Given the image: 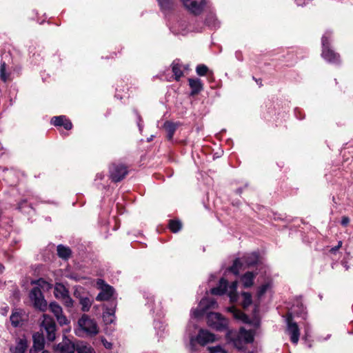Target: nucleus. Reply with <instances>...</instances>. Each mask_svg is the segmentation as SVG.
I'll use <instances>...</instances> for the list:
<instances>
[{"label": "nucleus", "instance_id": "obj_58", "mask_svg": "<svg viewBox=\"0 0 353 353\" xmlns=\"http://www.w3.org/2000/svg\"><path fill=\"white\" fill-rule=\"evenodd\" d=\"M42 353H49L48 351H43Z\"/></svg>", "mask_w": 353, "mask_h": 353}, {"label": "nucleus", "instance_id": "obj_33", "mask_svg": "<svg viewBox=\"0 0 353 353\" xmlns=\"http://www.w3.org/2000/svg\"><path fill=\"white\" fill-rule=\"evenodd\" d=\"M172 72L176 81H179V79L183 75L182 65L176 62H173L172 63Z\"/></svg>", "mask_w": 353, "mask_h": 353}, {"label": "nucleus", "instance_id": "obj_7", "mask_svg": "<svg viewBox=\"0 0 353 353\" xmlns=\"http://www.w3.org/2000/svg\"><path fill=\"white\" fill-rule=\"evenodd\" d=\"M285 323V333L290 336L291 342L296 345L300 338V329L296 322L294 321L291 313L286 314Z\"/></svg>", "mask_w": 353, "mask_h": 353}, {"label": "nucleus", "instance_id": "obj_13", "mask_svg": "<svg viewBox=\"0 0 353 353\" xmlns=\"http://www.w3.org/2000/svg\"><path fill=\"white\" fill-rule=\"evenodd\" d=\"M183 6L191 14L199 15L206 7V1H182Z\"/></svg>", "mask_w": 353, "mask_h": 353}, {"label": "nucleus", "instance_id": "obj_49", "mask_svg": "<svg viewBox=\"0 0 353 353\" xmlns=\"http://www.w3.org/2000/svg\"><path fill=\"white\" fill-rule=\"evenodd\" d=\"M236 58H237L239 60H240V61H241V60H242V59H241V55L240 54V53L236 52Z\"/></svg>", "mask_w": 353, "mask_h": 353}, {"label": "nucleus", "instance_id": "obj_41", "mask_svg": "<svg viewBox=\"0 0 353 353\" xmlns=\"http://www.w3.org/2000/svg\"><path fill=\"white\" fill-rule=\"evenodd\" d=\"M61 300L67 307H72L73 301L72 298L69 296V294H68L63 299Z\"/></svg>", "mask_w": 353, "mask_h": 353}, {"label": "nucleus", "instance_id": "obj_30", "mask_svg": "<svg viewBox=\"0 0 353 353\" xmlns=\"http://www.w3.org/2000/svg\"><path fill=\"white\" fill-rule=\"evenodd\" d=\"M78 353H95L94 349L83 342L78 343L76 345V350Z\"/></svg>", "mask_w": 353, "mask_h": 353}, {"label": "nucleus", "instance_id": "obj_43", "mask_svg": "<svg viewBox=\"0 0 353 353\" xmlns=\"http://www.w3.org/2000/svg\"><path fill=\"white\" fill-rule=\"evenodd\" d=\"M172 1H159V6L161 10H165L167 8H170V5L172 4Z\"/></svg>", "mask_w": 353, "mask_h": 353}, {"label": "nucleus", "instance_id": "obj_52", "mask_svg": "<svg viewBox=\"0 0 353 353\" xmlns=\"http://www.w3.org/2000/svg\"><path fill=\"white\" fill-rule=\"evenodd\" d=\"M341 245H342V242L340 241L336 247H338V248H339L341 246Z\"/></svg>", "mask_w": 353, "mask_h": 353}, {"label": "nucleus", "instance_id": "obj_1", "mask_svg": "<svg viewBox=\"0 0 353 353\" xmlns=\"http://www.w3.org/2000/svg\"><path fill=\"white\" fill-rule=\"evenodd\" d=\"M185 337L189 341V347L196 350L197 345L205 346L216 340V336L205 329H199L197 323L191 319L187 325Z\"/></svg>", "mask_w": 353, "mask_h": 353}, {"label": "nucleus", "instance_id": "obj_54", "mask_svg": "<svg viewBox=\"0 0 353 353\" xmlns=\"http://www.w3.org/2000/svg\"><path fill=\"white\" fill-rule=\"evenodd\" d=\"M153 139V136H151V137H150L148 139V141H152Z\"/></svg>", "mask_w": 353, "mask_h": 353}, {"label": "nucleus", "instance_id": "obj_28", "mask_svg": "<svg viewBox=\"0 0 353 353\" xmlns=\"http://www.w3.org/2000/svg\"><path fill=\"white\" fill-rule=\"evenodd\" d=\"M10 75V72L8 69V66L4 61H1L0 64V78L3 82H6Z\"/></svg>", "mask_w": 353, "mask_h": 353}, {"label": "nucleus", "instance_id": "obj_4", "mask_svg": "<svg viewBox=\"0 0 353 353\" xmlns=\"http://www.w3.org/2000/svg\"><path fill=\"white\" fill-rule=\"evenodd\" d=\"M332 33L331 31H326L322 37V57L327 62L331 63H338L340 61V56L334 50L330 49V45L332 40Z\"/></svg>", "mask_w": 353, "mask_h": 353}, {"label": "nucleus", "instance_id": "obj_17", "mask_svg": "<svg viewBox=\"0 0 353 353\" xmlns=\"http://www.w3.org/2000/svg\"><path fill=\"white\" fill-rule=\"evenodd\" d=\"M58 348L61 353H74L76 345L70 339L65 337L62 343L58 345Z\"/></svg>", "mask_w": 353, "mask_h": 353}, {"label": "nucleus", "instance_id": "obj_15", "mask_svg": "<svg viewBox=\"0 0 353 353\" xmlns=\"http://www.w3.org/2000/svg\"><path fill=\"white\" fill-rule=\"evenodd\" d=\"M288 313H291L292 317H294L295 315L297 316H301L303 319L305 318L306 314L305 307H304L301 299H296L294 301V303L291 307V310Z\"/></svg>", "mask_w": 353, "mask_h": 353}, {"label": "nucleus", "instance_id": "obj_21", "mask_svg": "<svg viewBox=\"0 0 353 353\" xmlns=\"http://www.w3.org/2000/svg\"><path fill=\"white\" fill-rule=\"evenodd\" d=\"M272 288V282L271 281H267L261 286H259L256 290V297L259 301L261 300L265 293L270 291Z\"/></svg>", "mask_w": 353, "mask_h": 353}, {"label": "nucleus", "instance_id": "obj_3", "mask_svg": "<svg viewBox=\"0 0 353 353\" xmlns=\"http://www.w3.org/2000/svg\"><path fill=\"white\" fill-rule=\"evenodd\" d=\"M99 332L97 323L88 315L83 314L78 321L75 333L79 336L96 335Z\"/></svg>", "mask_w": 353, "mask_h": 353}, {"label": "nucleus", "instance_id": "obj_27", "mask_svg": "<svg viewBox=\"0 0 353 353\" xmlns=\"http://www.w3.org/2000/svg\"><path fill=\"white\" fill-rule=\"evenodd\" d=\"M114 309H108L103 314V319L105 324H112L115 321Z\"/></svg>", "mask_w": 353, "mask_h": 353}, {"label": "nucleus", "instance_id": "obj_8", "mask_svg": "<svg viewBox=\"0 0 353 353\" xmlns=\"http://www.w3.org/2000/svg\"><path fill=\"white\" fill-rule=\"evenodd\" d=\"M217 303L214 299L203 298L199 302L198 307L191 311V317L198 319L202 316L208 310L215 309Z\"/></svg>", "mask_w": 353, "mask_h": 353}, {"label": "nucleus", "instance_id": "obj_59", "mask_svg": "<svg viewBox=\"0 0 353 353\" xmlns=\"http://www.w3.org/2000/svg\"><path fill=\"white\" fill-rule=\"evenodd\" d=\"M250 353H252V352H250Z\"/></svg>", "mask_w": 353, "mask_h": 353}, {"label": "nucleus", "instance_id": "obj_16", "mask_svg": "<svg viewBox=\"0 0 353 353\" xmlns=\"http://www.w3.org/2000/svg\"><path fill=\"white\" fill-rule=\"evenodd\" d=\"M51 123L54 126H63L65 130H70L72 128L71 121L64 115L53 117L51 119Z\"/></svg>", "mask_w": 353, "mask_h": 353}, {"label": "nucleus", "instance_id": "obj_56", "mask_svg": "<svg viewBox=\"0 0 353 353\" xmlns=\"http://www.w3.org/2000/svg\"><path fill=\"white\" fill-rule=\"evenodd\" d=\"M258 307V306H257V305H255L254 313H256V307Z\"/></svg>", "mask_w": 353, "mask_h": 353}, {"label": "nucleus", "instance_id": "obj_36", "mask_svg": "<svg viewBox=\"0 0 353 353\" xmlns=\"http://www.w3.org/2000/svg\"><path fill=\"white\" fill-rule=\"evenodd\" d=\"M50 311L54 314V315L57 317L60 314H63L61 307L55 302H52L49 305Z\"/></svg>", "mask_w": 353, "mask_h": 353}, {"label": "nucleus", "instance_id": "obj_5", "mask_svg": "<svg viewBox=\"0 0 353 353\" xmlns=\"http://www.w3.org/2000/svg\"><path fill=\"white\" fill-rule=\"evenodd\" d=\"M237 281H234L231 285H228L227 280L222 278L219 281V285L216 288L211 289L210 292L214 295H222L228 293L230 301L235 302L238 299V294L236 293Z\"/></svg>", "mask_w": 353, "mask_h": 353}, {"label": "nucleus", "instance_id": "obj_44", "mask_svg": "<svg viewBox=\"0 0 353 353\" xmlns=\"http://www.w3.org/2000/svg\"><path fill=\"white\" fill-rule=\"evenodd\" d=\"M341 223L343 226H346L350 223V219L347 216H344L342 217Z\"/></svg>", "mask_w": 353, "mask_h": 353}, {"label": "nucleus", "instance_id": "obj_23", "mask_svg": "<svg viewBox=\"0 0 353 353\" xmlns=\"http://www.w3.org/2000/svg\"><path fill=\"white\" fill-rule=\"evenodd\" d=\"M33 348L34 351L41 350L44 347V338L39 332L33 334Z\"/></svg>", "mask_w": 353, "mask_h": 353}, {"label": "nucleus", "instance_id": "obj_12", "mask_svg": "<svg viewBox=\"0 0 353 353\" xmlns=\"http://www.w3.org/2000/svg\"><path fill=\"white\" fill-rule=\"evenodd\" d=\"M97 284L101 288V292L97 296L96 300L98 301L109 300L113 295V288L105 284L102 279H98Z\"/></svg>", "mask_w": 353, "mask_h": 353}, {"label": "nucleus", "instance_id": "obj_50", "mask_svg": "<svg viewBox=\"0 0 353 353\" xmlns=\"http://www.w3.org/2000/svg\"><path fill=\"white\" fill-rule=\"evenodd\" d=\"M4 270V266L0 263V272H2Z\"/></svg>", "mask_w": 353, "mask_h": 353}, {"label": "nucleus", "instance_id": "obj_19", "mask_svg": "<svg viewBox=\"0 0 353 353\" xmlns=\"http://www.w3.org/2000/svg\"><path fill=\"white\" fill-rule=\"evenodd\" d=\"M256 274L252 272H247L241 276V281L244 288H248L253 285Z\"/></svg>", "mask_w": 353, "mask_h": 353}, {"label": "nucleus", "instance_id": "obj_9", "mask_svg": "<svg viewBox=\"0 0 353 353\" xmlns=\"http://www.w3.org/2000/svg\"><path fill=\"white\" fill-rule=\"evenodd\" d=\"M41 330L45 331L46 337L49 341H54L56 337V323L54 319L47 314L43 315V320L41 323Z\"/></svg>", "mask_w": 353, "mask_h": 353}, {"label": "nucleus", "instance_id": "obj_35", "mask_svg": "<svg viewBox=\"0 0 353 353\" xmlns=\"http://www.w3.org/2000/svg\"><path fill=\"white\" fill-rule=\"evenodd\" d=\"M241 299V304L244 308L248 307L252 303V296L249 292H243Z\"/></svg>", "mask_w": 353, "mask_h": 353}, {"label": "nucleus", "instance_id": "obj_10", "mask_svg": "<svg viewBox=\"0 0 353 353\" xmlns=\"http://www.w3.org/2000/svg\"><path fill=\"white\" fill-rule=\"evenodd\" d=\"M30 299L36 308L41 311H45L47 309V302L39 288H34L30 291Z\"/></svg>", "mask_w": 353, "mask_h": 353}, {"label": "nucleus", "instance_id": "obj_46", "mask_svg": "<svg viewBox=\"0 0 353 353\" xmlns=\"http://www.w3.org/2000/svg\"><path fill=\"white\" fill-rule=\"evenodd\" d=\"M103 344L107 349H110L112 347V343L110 342H108L106 340H102Z\"/></svg>", "mask_w": 353, "mask_h": 353}, {"label": "nucleus", "instance_id": "obj_55", "mask_svg": "<svg viewBox=\"0 0 353 353\" xmlns=\"http://www.w3.org/2000/svg\"><path fill=\"white\" fill-rule=\"evenodd\" d=\"M30 353H36V351L34 350H30Z\"/></svg>", "mask_w": 353, "mask_h": 353}, {"label": "nucleus", "instance_id": "obj_2", "mask_svg": "<svg viewBox=\"0 0 353 353\" xmlns=\"http://www.w3.org/2000/svg\"><path fill=\"white\" fill-rule=\"evenodd\" d=\"M226 336L235 347L241 350L243 347L244 345L253 342L254 332L252 330H246L241 327L239 332L228 331Z\"/></svg>", "mask_w": 353, "mask_h": 353}, {"label": "nucleus", "instance_id": "obj_6", "mask_svg": "<svg viewBox=\"0 0 353 353\" xmlns=\"http://www.w3.org/2000/svg\"><path fill=\"white\" fill-rule=\"evenodd\" d=\"M207 323L209 327L220 332L226 330L228 325V320L217 312H210L208 314Z\"/></svg>", "mask_w": 353, "mask_h": 353}, {"label": "nucleus", "instance_id": "obj_51", "mask_svg": "<svg viewBox=\"0 0 353 353\" xmlns=\"http://www.w3.org/2000/svg\"><path fill=\"white\" fill-rule=\"evenodd\" d=\"M338 249H339L338 247L336 246L335 248H332L331 251L334 252H336Z\"/></svg>", "mask_w": 353, "mask_h": 353}, {"label": "nucleus", "instance_id": "obj_53", "mask_svg": "<svg viewBox=\"0 0 353 353\" xmlns=\"http://www.w3.org/2000/svg\"><path fill=\"white\" fill-rule=\"evenodd\" d=\"M97 177H99L101 179L103 176L101 174H97Z\"/></svg>", "mask_w": 353, "mask_h": 353}, {"label": "nucleus", "instance_id": "obj_26", "mask_svg": "<svg viewBox=\"0 0 353 353\" xmlns=\"http://www.w3.org/2000/svg\"><path fill=\"white\" fill-rule=\"evenodd\" d=\"M205 23L206 25L212 29H217L220 27V22L213 14H210L207 17Z\"/></svg>", "mask_w": 353, "mask_h": 353}, {"label": "nucleus", "instance_id": "obj_42", "mask_svg": "<svg viewBox=\"0 0 353 353\" xmlns=\"http://www.w3.org/2000/svg\"><path fill=\"white\" fill-rule=\"evenodd\" d=\"M57 320L61 325H67L69 323V321L63 314L57 316Z\"/></svg>", "mask_w": 353, "mask_h": 353}, {"label": "nucleus", "instance_id": "obj_39", "mask_svg": "<svg viewBox=\"0 0 353 353\" xmlns=\"http://www.w3.org/2000/svg\"><path fill=\"white\" fill-rule=\"evenodd\" d=\"M208 71V68L203 64H200L196 66V72L199 76H205Z\"/></svg>", "mask_w": 353, "mask_h": 353}, {"label": "nucleus", "instance_id": "obj_31", "mask_svg": "<svg viewBox=\"0 0 353 353\" xmlns=\"http://www.w3.org/2000/svg\"><path fill=\"white\" fill-rule=\"evenodd\" d=\"M17 209L21 211L23 213H26L28 214H33L34 210L32 206L26 204V201L23 200L20 203H19Z\"/></svg>", "mask_w": 353, "mask_h": 353}, {"label": "nucleus", "instance_id": "obj_25", "mask_svg": "<svg viewBox=\"0 0 353 353\" xmlns=\"http://www.w3.org/2000/svg\"><path fill=\"white\" fill-rule=\"evenodd\" d=\"M229 311L232 313L234 317L241 321L243 323H248L249 322V317L245 315L244 313H243L241 311L237 310L234 307H231L229 308Z\"/></svg>", "mask_w": 353, "mask_h": 353}, {"label": "nucleus", "instance_id": "obj_57", "mask_svg": "<svg viewBox=\"0 0 353 353\" xmlns=\"http://www.w3.org/2000/svg\"><path fill=\"white\" fill-rule=\"evenodd\" d=\"M299 6H305V2H303V3L301 4V5H299Z\"/></svg>", "mask_w": 353, "mask_h": 353}, {"label": "nucleus", "instance_id": "obj_29", "mask_svg": "<svg viewBox=\"0 0 353 353\" xmlns=\"http://www.w3.org/2000/svg\"><path fill=\"white\" fill-rule=\"evenodd\" d=\"M57 254L60 258L65 260L70 257L71 254V250L68 247L59 245L57 246Z\"/></svg>", "mask_w": 353, "mask_h": 353}, {"label": "nucleus", "instance_id": "obj_24", "mask_svg": "<svg viewBox=\"0 0 353 353\" xmlns=\"http://www.w3.org/2000/svg\"><path fill=\"white\" fill-rule=\"evenodd\" d=\"M68 294H69L67 288L61 283H57L54 286V294L58 299H63Z\"/></svg>", "mask_w": 353, "mask_h": 353}, {"label": "nucleus", "instance_id": "obj_38", "mask_svg": "<svg viewBox=\"0 0 353 353\" xmlns=\"http://www.w3.org/2000/svg\"><path fill=\"white\" fill-rule=\"evenodd\" d=\"M242 262L240 259H237L234 261L233 265L230 268V271H231L234 274H238L239 273V268L241 266Z\"/></svg>", "mask_w": 353, "mask_h": 353}, {"label": "nucleus", "instance_id": "obj_48", "mask_svg": "<svg viewBox=\"0 0 353 353\" xmlns=\"http://www.w3.org/2000/svg\"><path fill=\"white\" fill-rule=\"evenodd\" d=\"M138 119H139V121H138V126H139V130H140V131H141V130H142V125H141V123H140L141 118H140V117H139V116Z\"/></svg>", "mask_w": 353, "mask_h": 353}, {"label": "nucleus", "instance_id": "obj_14", "mask_svg": "<svg viewBox=\"0 0 353 353\" xmlns=\"http://www.w3.org/2000/svg\"><path fill=\"white\" fill-rule=\"evenodd\" d=\"M74 296L79 301V304L81 306V310L83 312H88L93 303V300L87 295L81 294V293L76 290Z\"/></svg>", "mask_w": 353, "mask_h": 353}, {"label": "nucleus", "instance_id": "obj_22", "mask_svg": "<svg viewBox=\"0 0 353 353\" xmlns=\"http://www.w3.org/2000/svg\"><path fill=\"white\" fill-rule=\"evenodd\" d=\"M177 123H173L171 121H165L163 124V128L167 133V138L168 140H172L175 131L178 127Z\"/></svg>", "mask_w": 353, "mask_h": 353}, {"label": "nucleus", "instance_id": "obj_20", "mask_svg": "<svg viewBox=\"0 0 353 353\" xmlns=\"http://www.w3.org/2000/svg\"><path fill=\"white\" fill-rule=\"evenodd\" d=\"M189 85L191 88L190 94L192 96L197 94L203 89V85L199 79H189Z\"/></svg>", "mask_w": 353, "mask_h": 353}, {"label": "nucleus", "instance_id": "obj_11", "mask_svg": "<svg viewBox=\"0 0 353 353\" xmlns=\"http://www.w3.org/2000/svg\"><path fill=\"white\" fill-rule=\"evenodd\" d=\"M128 174V168L121 163H113L110 168L111 179L114 182L121 181Z\"/></svg>", "mask_w": 353, "mask_h": 353}, {"label": "nucleus", "instance_id": "obj_45", "mask_svg": "<svg viewBox=\"0 0 353 353\" xmlns=\"http://www.w3.org/2000/svg\"><path fill=\"white\" fill-rule=\"evenodd\" d=\"M8 310H9V307L8 306H4V307H2L0 308V313L2 315L6 316L8 314Z\"/></svg>", "mask_w": 353, "mask_h": 353}, {"label": "nucleus", "instance_id": "obj_32", "mask_svg": "<svg viewBox=\"0 0 353 353\" xmlns=\"http://www.w3.org/2000/svg\"><path fill=\"white\" fill-rule=\"evenodd\" d=\"M10 319L14 327L19 326L22 321L21 313L17 310L13 311Z\"/></svg>", "mask_w": 353, "mask_h": 353}, {"label": "nucleus", "instance_id": "obj_37", "mask_svg": "<svg viewBox=\"0 0 353 353\" xmlns=\"http://www.w3.org/2000/svg\"><path fill=\"white\" fill-rule=\"evenodd\" d=\"M182 225L179 221L170 220L169 223V228L174 233L179 232L181 229Z\"/></svg>", "mask_w": 353, "mask_h": 353}, {"label": "nucleus", "instance_id": "obj_40", "mask_svg": "<svg viewBox=\"0 0 353 353\" xmlns=\"http://www.w3.org/2000/svg\"><path fill=\"white\" fill-rule=\"evenodd\" d=\"M210 353H227V352L220 345L210 347L208 348Z\"/></svg>", "mask_w": 353, "mask_h": 353}, {"label": "nucleus", "instance_id": "obj_34", "mask_svg": "<svg viewBox=\"0 0 353 353\" xmlns=\"http://www.w3.org/2000/svg\"><path fill=\"white\" fill-rule=\"evenodd\" d=\"M26 341H23V340H20L17 345L13 347V348H11L10 350L12 352V353H24V352L26 351Z\"/></svg>", "mask_w": 353, "mask_h": 353}, {"label": "nucleus", "instance_id": "obj_47", "mask_svg": "<svg viewBox=\"0 0 353 353\" xmlns=\"http://www.w3.org/2000/svg\"><path fill=\"white\" fill-rule=\"evenodd\" d=\"M146 299L148 300L147 301V304H152L154 301V296L153 295H151L150 294L149 296H148L146 297Z\"/></svg>", "mask_w": 353, "mask_h": 353}, {"label": "nucleus", "instance_id": "obj_18", "mask_svg": "<svg viewBox=\"0 0 353 353\" xmlns=\"http://www.w3.org/2000/svg\"><path fill=\"white\" fill-rule=\"evenodd\" d=\"M243 261L247 266H253L258 264L259 262V255L256 252L248 253L243 256Z\"/></svg>", "mask_w": 353, "mask_h": 353}]
</instances>
